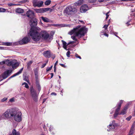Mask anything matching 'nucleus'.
<instances>
[{
  "mask_svg": "<svg viewBox=\"0 0 135 135\" xmlns=\"http://www.w3.org/2000/svg\"><path fill=\"white\" fill-rule=\"evenodd\" d=\"M130 21L131 20L129 21L126 23V24L127 25V26H128L129 25H131L129 23Z\"/></svg>",
  "mask_w": 135,
  "mask_h": 135,
  "instance_id": "3c124183",
  "label": "nucleus"
},
{
  "mask_svg": "<svg viewBox=\"0 0 135 135\" xmlns=\"http://www.w3.org/2000/svg\"><path fill=\"white\" fill-rule=\"evenodd\" d=\"M88 7L87 5L84 4L81 6L80 8V11L82 13H85L88 9Z\"/></svg>",
  "mask_w": 135,
  "mask_h": 135,
  "instance_id": "f8f14e48",
  "label": "nucleus"
},
{
  "mask_svg": "<svg viewBox=\"0 0 135 135\" xmlns=\"http://www.w3.org/2000/svg\"><path fill=\"white\" fill-rule=\"evenodd\" d=\"M30 40V39L27 37H24L20 41L19 43L20 44H25L28 42Z\"/></svg>",
  "mask_w": 135,
  "mask_h": 135,
  "instance_id": "9d476101",
  "label": "nucleus"
},
{
  "mask_svg": "<svg viewBox=\"0 0 135 135\" xmlns=\"http://www.w3.org/2000/svg\"><path fill=\"white\" fill-rule=\"evenodd\" d=\"M40 31V29L39 28H32L28 33L32 39L35 41H38L41 38L49 42L52 39V35L50 36L49 34L46 31Z\"/></svg>",
  "mask_w": 135,
  "mask_h": 135,
  "instance_id": "f257e3e1",
  "label": "nucleus"
},
{
  "mask_svg": "<svg viewBox=\"0 0 135 135\" xmlns=\"http://www.w3.org/2000/svg\"><path fill=\"white\" fill-rule=\"evenodd\" d=\"M7 98L5 97L1 100V101H5L6 100H7Z\"/></svg>",
  "mask_w": 135,
  "mask_h": 135,
  "instance_id": "79ce46f5",
  "label": "nucleus"
},
{
  "mask_svg": "<svg viewBox=\"0 0 135 135\" xmlns=\"http://www.w3.org/2000/svg\"><path fill=\"white\" fill-rule=\"evenodd\" d=\"M6 62V61H2V62L3 64H5Z\"/></svg>",
  "mask_w": 135,
  "mask_h": 135,
  "instance_id": "052dcab7",
  "label": "nucleus"
},
{
  "mask_svg": "<svg viewBox=\"0 0 135 135\" xmlns=\"http://www.w3.org/2000/svg\"><path fill=\"white\" fill-rule=\"evenodd\" d=\"M14 98L13 97L10 99L9 101H14Z\"/></svg>",
  "mask_w": 135,
  "mask_h": 135,
  "instance_id": "de8ad7c7",
  "label": "nucleus"
},
{
  "mask_svg": "<svg viewBox=\"0 0 135 135\" xmlns=\"http://www.w3.org/2000/svg\"><path fill=\"white\" fill-rule=\"evenodd\" d=\"M36 84L37 88L39 92L41 90V86L39 82H36Z\"/></svg>",
  "mask_w": 135,
  "mask_h": 135,
  "instance_id": "f3484780",
  "label": "nucleus"
},
{
  "mask_svg": "<svg viewBox=\"0 0 135 135\" xmlns=\"http://www.w3.org/2000/svg\"><path fill=\"white\" fill-rule=\"evenodd\" d=\"M76 8L73 6H69L66 8L64 11V13L66 15H70L76 13Z\"/></svg>",
  "mask_w": 135,
  "mask_h": 135,
  "instance_id": "20e7f679",
  "label": "nucleus"
},
{
  "mask_svg": "<svg viewBox=\"0 0 135 135\" xmlns=\"http://www.w3.org/2000/svg\"><path fill=\"white\" fill-rule=\"evenodd\" d=\"M15 108L7 109L3 114V117L7 119H10L13 117L14 114L16 113Z\"/></svg>",
  "mask_w": 135,
  "mask_h": 135,
  "instance_id": "7ed1b4c3",
  "label": "nucleus"
},
{
  "mask_svg": "<svg viewBox=\"0 0 135 135\" xmlns=\"http://www.w3.org/2000/svg\"><path fill=\"white\" fill-rule=\"evenodd\" d=\"M79 21L80 22L82 23H83V24L84 23V22L83 21H80V20H79Z\"/></svg>",
  "mask_w": 135,
  "mask_h": 135,
  "instance_id": "680f3d73",
  "label": "nucleus"
},
{
  "mask_svg": "<svg viewBox=\"0 0 135 135\" xmlns=\"http://www.w3.org/2000/svg\"><path fill=\"white\" fill-rule=\"evenodd\" d=\"M30 92L31 95L33 98L35 100L36 99L38 95L36 90L33 88V87L30 88Z\"/></svg>",
  "mask_w": 135,
  "mask_h": 135,
  "instance_id": "6e6552de",
  "label": "nucleus"
},
{
  "mask_svg": "<svg viewBox=\"0 0 135 135\" xmlns=\"http://www.w3.org/2000/svg\"><path fill=\"white\" fill-rule=\"evenodd\" d=\"M131 104V103L130 102H129L124 107V108L127 110L129 106Z\"/></svg>",
  "mask_w": 135,
  "mask_h": 135,
  "instance_id": "bb28decb",
  "label": "nucleus"
},
{
  "mask_svg": "<svg viewBox=\"0 0 135 135\" xmlns=\"http://www.w3.org/2000/svg\"><path fill=\"white\" fill-rule=\"evenodd\" d=\"M109 25V24H108L107 25H105L103 27L104 28H105V29L106 30L107 28L108 27Z\"/></svg>",
  "mask_w": 135,
  "mask_h": 135,
  "instance_id": "4c0bfd02",
  "label": "nucleus"
},
{
  "mask_svg": "<svg viewBox=\"0 0 135 135\" xmlns=\"http://www.w3.org/2000/svg\"><path fill=\"white\" fill-rule=\"evenodd\" d=\"M18 65L19 64L17 62H15V60H14L12 67V68H14L18 66Z\"/></svg>",
  "mask_w": 135,
  "mask_h": 135,
  "instance_id": "412c9836",
  "label": "nucleus"
},
{
  "mask_svg": "<svg viewBox=\"0 0 135 135\" xmlns=\"http://www.w3.org/2000/svg\"><path fill=\"white\" fill-rule=\"evenodd\" d=\"M52 67V66H51L50 67H48L46 69V71H49L51 70Z\"/></svg>",
  "mask_w": 135,
  "mask_h": 135,
  "instance_id": "72a5a7b5",
  "label": "nucleus"
},
{
  "mask_svg": "<svg viewBox=\"0 0 135 135\" xmlns=\"http://www.w3.org/2000/svg\"><path fill=\"white\" fill-rule=\"evenodd\" d=\"M106 20H107L108 18V17L109 16V15H107V13L106 14Z\"/></svg>",
  "mask_w": 135,
  "mask_h": 135,
  "instance_id": "5fc2aeb1",
  "label": "nucleus"
},
{
  "mask_svg": "<svg viewBox=\"0 0 135 135\" xmlns=\"http://www.w3.org/2000/svg\"><path fill=\"white\" fill-rule=\"evenodd\" d=\"M12 70H8L5 71L2 74V76L3 79H5L7 78L12 73Z\"/></svg>",
  "mask_w": 135,
  "mask_h": 135,
  "instance_id": "1a4fd4ad",
  "label": "nucleus"
},
{
  "mask_svg": "<svg viewBox=\"0 0 135 135\" xmlns=\"http://www.w3.org/2000/svg\"><path fill=\"white\" fill-rule=\"evenodd\" d=\"M53 127H52L51 126H50L49 128L50 131H51L52 130V129H53Z\"/></svg>",
  "mask_w": 135,
  "mask_h": 135,
  "instance_id": "864d4df0",
  "label": "nucleus"
},
{
  "mask_svg": "<svg viewBox=\"0 0 135 135\" xmlns=\"http://www.w3.org/2000/svg\"><path fill=\"white\" fill-rule=\"evenodd\" d=\"M23 69V68H22L17 73L14 74L13 75L11 76L10 78H12L13 77H15V76L18 75L19 74H20L22 72Z\"/></svg>",
  "mask_w": 135,
  "mask_h": 135,
  "instance_id": "2eb2a0df",
  "label": "nucleus"
},
{
  "mask_svg": "<svg viewBox=\"0 0 135 135\" xmlns=\"http://www.w3.org/2000/svg\"><path fill=\"white\" fill-rule=\"evenodd\" d=\"M46 65V63H45V64H43L41 66V68H43L44 67H45V66Z\"/></svg>",
  "mask_w": 135,
  "mask_h": 135,
  "instance_id": "09e8293b",
  "label": "nucleus"
},
{
  "mask_svg": "<svg viewBox=\"0 0 135 135\" xmlns=\"http://www.w3.org/2000/svg\"><path fill=\"white\" fill-rule=\"evenodd\" d=\"M24 80L27 82H29V80L27 79L26 77H25L24 78Z\"/></svg>",
  "mask_w": 135,
  "mask_h": 135,
  "instance_id": "a18cd8bd",
  "label": "nucleus"
},
{
  "mask_svg": "<svg viewBox=\"0 0 135 135\" xmlns=\"http://www.w3.org/2000/svg\"><path fill=\"white\" fill-rule=\"evenodd\" d=\"M127 110L124 108L121 111L119 115H123L125 114L126 113Z\"/></svg>",
  "mask_w": 135,
  "mask_h": 135,
  "instance_id": "393cba45",
  "label": "nucleus"
},
{
  "mask_svg": "<svg viewBox=\"0 0 135 135\" xmlns=\"http://www.w3.org/2000/svg\"><path fill=\"white\" fill-rule=\"evenodd\" d=\"M35 78L36 79V82H38L39 80L37 75L36 74H35Z\"/></svg>",
  "mask_w": 135,
  "mask_h": 135,
  "instance_id": "7c9ffc66",
  "label": "nucleus"
},
{
  "mask_svg": "<svg viewBox=\"0 0 135 135\" xmlns=\"http://www.w3.org/2000/svg\"><path fill=\"white\" fill-rule=\"evenodd\" d=\"M104 35L105 36H106L107 37H108V35L106 33H105L104 34Z\"/></svg>",
  "mask_w": 135,
  "mask_h": 135,
  "instance_id": "bf43d9fd",
  "label": "nucleus"
},
{
  "mask_svg": "<svg viewBox=\"0 0 135 135\" xmlns=\"http://www.w3.org/2000/svg\"><path fill=\"white\" fill-rule=\"evenodd\" d=\"M70 52L69 51H68L66 53V55L67 57H69L70 56Z\"/></svg>",
  "mask_w": 135,
  "mask_h": 135,
  "instance_id": "e433bc0d",
  "label": "nucleus"
},
{
  "mask_svg": "<svg viewBox=\"0 0 135 135\" xmlns=\"http://www.w3.org/2000/svg\"><path fill=\"white\" fill-rule=\"evenodd\" d=\"M132 117L131 116H129V117H127L126 118V119L128 121H129L131 119V118Z\"/></svg>",
  "mask_w": 135,
  "mask_h": 135,
  "instance_id": "a19ab883",
  "label": "nucleus"
},
{
  "mask_svg": "<svg viewBox=\"0 0 135 135\" xmlns=\"http://www.w3.org/2000/svg\"><path fill=\"white\" fill-rule=\"evenodd\" d=\"M13 61L14 60H12L7 59L6 60V62L8 63L7 64V66H11L12 67Z\"/></svg>",
  "mask_w": 135,
  "mask_h": 135,
  "instance_id": "4468645a",
  "label": "nucleus"
},
{
  "mask_svg": "<svg viewBox=\"0 0 135 135\" xmlns=\"http://www.w3.org/2000/svg\"><path fill=\"white\" fill-rule=\"evenodd\" d=\"M6 9L2 8H0V12H4L6 11Z\"/></svg>",
  "mask_w": 135,
  "mask_h": 135,
  "instance_id": "f704fd0d",
  "label": "nucleus"
},
{
  "mask_svg": "<svg viewBox=\"0 0 135 135\" xmlns=\"http://www.w3.org/2000/svg\"><path fill=\"white\" fill-rule=\"evenodd\" d=\"M33 62V61H30L29 62H28L27 63V68L28 69L30 67L31 65V64Z\"/></svg>",
  "mask_w": 135,
  "mask_h": 135,
  "instance_id": "a878e982",
  "label": "nucleus"
},
{
  "mask_svg": "<svg viewBox=\"0 0 135 135\" xmlns=\"http://www.w3.org/2000/svg\"><path fill=\"white\" fill-rule=\"evenodd\" d=\"M51 1L50 0H47L45 2V4L46 5H48L51 3Z\"/></svg>",
  "mask_w": 135,
  "mask_h": 135,
  "instance_id": "cd10ccee",
  "label": "nucleus"
},
{
  "mask_svg": "<svg viewBox=\"0 0 135 135\" xmlns=\"http://www.w3.org/2000/svg\"><path fill=\"white\" fill-rule=\"evenodd\" d=\"M99 2H105L106 1V0H98Z\"/></svg>",
  "mask_w": 135,
  "mask_h": 135,
  "instance_id": "c03bdc74",
  "label": "nucleus"
},
{
  "mask_svg": "<svg viewBox=\"0 0 135 135\" xmlns=\"http://www.w3.org/2000/svg\"><path fill=\"white\" fill-rule=\"evenodd\" d=\"M75 42L74 41H71V42H69V43H68V45H69L70 44H72L73 43H74Z\"/></svg>",
  "mask_w": 135,
  "mask_h": 135,
  "instance_id": "603ef678",
  "label": "nucleus"
},
{
  "mask_svg": "<svg viewBox=\"0 0 135 135\" xmlns=\"http://www.w3.org/2000/svg\"><path fill=\"white\" fill-rule=\"evenodd\" d=\"M34 10L37 13H41L43 12V8L38 9H34Z\"/></svg>",
  "mask_w": 135,
  "mask_h": 135,
  "instance_id": "b1692460",
  "label": "nucleus"
},
{
  "mask_svg": "<svg viewBox=\"0 0 135 135\" xmlns=\"http://www.w3.org/2000/svg\"><path fill=\"white\" fill-rule=\"evenodd\" d=\"M51 95H52L56 96V94L54 92H52L51 94Z\"/></svg>",
  "mask_w": 135,
  "mask_h": 135,
  "instance_id": "49530a36",
  "label": "nucleus"
},
{
  "mask_svg": "<svg viewBox=\"0 0 135 135\" xmlns=\"http://www.w3.org/2000/svg\"><path fill=\"white\" fill-rule=\"evenodd\" d=\"M41 18L43 21L45 22H50L49 20L46 17H42Z\"/></svg>",
  "mask_w": 135,
  "mask_h": 135,
  "instance_id": "5701e85b",
  "label": "nucleus"
},
{
  "mask_svg": "<svg viewBox=\"0 0 135 135\" xmlns=\"http://www.w3.org/2000/svg\"><path fill=\"white\" fill-rule=\"evenodd\" d=\"M96 1V0H89V2L91 3H94Z\"/></svg>",
  "mask_w": 135,
  "mask_h": 135,
  "instance_id": "58836bf2",
  "label": "nucleus"
},
{
  "mask_svg": "<svg viewBox=\"0 0 135 135\" xmlns=\"http://www.w3.org/2000/svg\"><path fill=\"white\" fill-rule=\"evenodd\" d=\"M75 56L76 57L79 58L80 59H81V57L78 56V55L76 54H75Z\"/></svg>",
  "mask_w": 135,
  "mask_h": 135,
  "instance_id": "37998d69",
  "label": "nucleus"
},
{
  "mask_svg": "<svg viewBox=\"0 0 135 135\" xmlns=\"http://www.w3.org/2000/svg\"><path fill=\"white\" fill-rule=\"evenodd\" d=\"M50 74L51 75V78H52L53 77V76H54V74L52 73H51Z\"/></svg>",
  "mask_w": 135,
  "mask_h": 135,
  "instance_id": "4d7b16f0",
  "label": "nucleus"
},
{
  "mask_svg": "<svg viewBox=\"0 0 135 135\" xmlns=\"http://www.w3.org/2000/svg\"><path fill=\"white\" fill-rule=\"evenodd\" d=\"M19 3L21 4H23L25 3V1L24 0L19 2Z\"/></svg>",
  "mask_w": 135,
  "mask_h": 135,
  "instance_id": "8fccbe9b",
  "label": "nucleus"
},
{
  "mask_svg": "<svg viewBox=\"0 0 135 135\" xmlns=\"http://www.w3.org/2000/svg\"><path fill=\"white\" fill-rule=\"evenodd\" d=\"M11 45V43L10 42H6L5 43V45L6 46H10Z\"/></svg>",
  "mask_w": 135,
  "mask_h": 135,
  "instance_id": "ea45409f",
  "label": "nucleus"
},
{
  "mask_svg": "<svg viewBox=\"0 0 135 135\" xmlns=\"http://www.w3.org/2000/svg\"><path fill=\"white\" fill-rule=\"evenodd\" d=\"M15 111L16 113H15L13 116L14 119L17 122H20L21 120L22 113L20 111L18 110V108H15Z\"/></svg>",
  "mask_w": 135,
  "mask_h": 135,
  "instance_id": "39448f33",
  "label": "nucleus"
},
{
  "mask_svg": "<svg viewBox=\"0 0 135 135\" xmlns=\"http://www.w3.org/2000/svg\"><path fill=\"white\" fill-rule=\"evenodd\" d=\"M108 129H107V131H109L111 129H113L115 128V126L113 124H110L109 126H108Z\"/></svg>",
  "mask_w": 135,
  "mask_h": 135,
  "instance_id": "a211bd4d",
  "label": "nucleus"
},
{
  "mask_svg": "<svg viewBox=\"0 0 135 135\" xmlns=\"http://www.w3.org/2000/svg\"><path fill=\"white\" fill-rule=\"evenodd\" d=\"M119 112H117L116 111L114 113V118H115L116 117L117 115L119 114Z\"/></svg>",
  "mask_w": 135,
  "mask_h": 135,
  "instance_id": "c756f323",
  "label": "nucleus"
},
{
  "mask_svg": "<svg viewBox=\"0 0 135 135\" xmlns=\"http://www.w3.org/2000/svg\"><path fill=\"white\" fill-rule=\"evenodd\" d=\"M50 8H43V12L48 11Z\"/></svg>",
  "mask_w": 135,
  "mask_h": 135,
  "instance_id": "473e14b6",
  "label": "nucleus"
},
{
  "mask_svg": "<svg viewBox=\"0 0 135 135\" xmlns=\"http://www.w3.org/2000/svg\"><path fill=\"white\" fill-rule=\"evenodd\" d=\"M33 5L35 7H40L42 6L43 4V2L42 1H38L37 0H33Z\"/></svg>",
  "mask_w": 135,
  "mask_h": 135,
  "instance_id": "0eeeda50",
  "label": "nucleus"
},
{
  "mask_svg": "<svg viewBox=\"0 0 135 135\" xmlns=\"http://www.w3.org/2000/svg\"><path fill=\"white\" fill-rule=\"evenodd\" d=\"M135 126V121L133 123V125L132 126V127L133 128Z\"/></svg>",
  "mask_w": 135,
  "mask_h": 135,
  "instance_id": "6e6d98bb",
  "label": "nucleus"
},
{
  "mask_svg": "<svg viewBox=\"0 0 135 135\" xmlns=\"http://www.w3.org/2000/svg\"><path fill=\"white\" fill-rule=\"evenodd\" d=\"M25 85V87L27 88H28L29 87V86L28 85V84H27V83H23L22 84V85Z\"/></svg>",
  "mask_w": 135,
  "mask_h": 135,
  "instance_id": "2f4dec72",
  "label": "nucleus"
},
{
  "mask_svg": "<svg viewBox=\"0 0 135 135\" xmlns=\"http://www.w3.org/2000/svg\"><path fill=\"white\" fill-rule=\"evenodd\" d=\"M12 135H20V133L19 132L16 131V129H13L12 131Z\"/></svg>",
  "mask_w": 135,
  "mask_h": 135,
  "instance_id": "6ab92c4d",
  "label": "nucleus"
},
{
  "mask_svg": "<svg viewBox=\"0 0 135 135\" xmlns=\"http://www.w3.org/2000/svg\"><path fill=\"white\" fill-rule=\"evenodd\" d=\"M62 42L63 46H67L68 45V44H67L66 43L65 41L63 40H62Z\"/></svg>",
  "mask_w": 135,
  "mask_h": 135,
  "instance_id": "c9c22d12",
  "label": "nucleus"
},
{
  "mask_svg": "<svg viewBox=\"0 0 135 135\" xmlns=\"http://www.w3.org/2000/svg\"><path fill=\"white\" fill-rule=\"evenodd\" d=\"M135 11V8H134V10H132V12H134Z\"/></svg>",
  "mask_w": 135,
  "mask_h": 135,
  "instance_id": "338daca9",
  "label": "nucleus"
},
{
  "mask_svg": "<svg viewBox=\"0 0 135 135\" xmlns=\"http://www.w3.org/2000/svg\"><path fill=\"white\" fill-rule=\"evenodd\" d=\"M122 104L121 103H119L117 105V108L116 109L115 111L119 112V111L120 107H121V105Z\"/></svg>",
  "mask_w": 135,
  "mask_h": 135,
  "instance_id": "aec40b11",
  "label": "nucleus"
},
{
  "mask_svg": "<svg viewBox=\"0 0 135 135\" xmlns=\"http://www.w3.org/2000/svg\"><path fill=\"white\" fill-rule=\"evenodd\" d=\"M63 46V47H64V48L66 49V50H67V47H66V46Z\"/></svg>",
  "mask_w": 135,
  "mask_h": 135,
  "instance_id": "13d9d810",
  "label": "nucleus"
},
{
  "mask_svg": "<svg viewBox=\"0 0 135 135\" xmlns=\"http://www.w3.org/2000/svg\"><path fill=\"white\" fill-rule=\"evenodd\" d=\"M80 27V25L78 26L69 32V33L71 35L73 34V35L71 37L73 40L77 41L78 39L76 38V37L78 39H80L84 36L86 33L85 28L84 27Z\"/></svg>",
  "mask_w": 135,
  "mask_h": 135,
  "instance_id": "f03ea898",
  "label": "nucleus"
},
{
  "mask_svg": "<svg viewBox=\"0 0 135 135\" xmlns=\"http://www.w3.org/2000/svg\"><path fill=\"white\" fill-rule=\"evenodd\" d=\"M43 55L46 57L49 58L51 56V53L50 51L47 50L43 52Z\"/></svg>",
  "mask_w": 135,
  "mask_h": 135,
  "instance_id": "ddd939ff",
  "label": "nucleus"
},
{
  "mask_svg": "<svg viewBox=\"0 0 135 135\" xmlns=\"http://www.w3.org/2000/svg\"><path fill=\"white\" fill-rule=\"evenodd\" d=\"M54 69H56V66L54 65Z\"/></svg>",
  "mask_w": 135,
  "mask_h": 135,
  "instance_id": "69168bd1",
  "label": "nucleus"
},
{
  "mask_svg": "<svg viewBox=\"0 0 135 135\" xmlns=\"http://www.w3.org/2000/svg\"><path fill=\"white\" fill-rule=\"evenodd\" d=\"M60 65L61 66H62L63 67L64 66V65L62 64H60Z\"/></svg>",
  "mask_w": 135,
  "mask_h": 135,
  "instance_id": "0e129e2a",
  "label": "nucleus"
},
{
  "mask_svg": "<svg viewBox=\"0 0 135 135\" xmlns=\"http://www.w3.org/2000/svg\"><path fill=\"white\" fill-rule=\"evenodd\" d=\"M16 12L17 13H21L23 12L24 10L23 9L20 8H17L16 9Z\"/></svg>",
  "mask_w": 135,
  "mask_h": 135,
  "instance_id": "dca6fc26",
  "label": "nucleus"
},
{
  "mask_svg": "<svg viewBox=\"0 0 135 135\" xmlns=\"http://www.w3.org/2000/svg\"><path fill=\"white\" fill-rule=\"evenodd\" d=\"M37 19L35 17L32 18L30 19V20L29 24L31 27V28L30 30V31H31V29L32 28H34L37 25Z\"/></svg>",
  "mask_w": 135,
  "mask_h": 135,
  "instance_id": "423d86ee",
  "label": "nucleus"
},
{
  "mask_svg": "<svg viewBox=\"0 0 135 135\" xmlns=\"http://www.w3.org/2000/svg\"><path fill=\"white\" fill-rule=\"evenodd\" d=\"M58 63V61H57L54 64V65L56 66Z\"/></svg>",
  "mask_w": 135,
  "mask_h": 135,
  "instance_id": "e2e57ef3",
  "label": "nucleus"
},
{
  "mask_svg": "<svg viewBox=\"0 0 135 135\" xmlns=\"http://www.w3.org/2000/svg\"><path fill=\"white\" fill-rule=\"evenodd\" d=\"M83 0H79L77 2L75 3V5L78 6L81 4L83 3Z\"/></svg>",
  "mask_w": 135,
  "mask_h": 135,
  "instance_id": "4be33fe9",
  "label": "nucleus"
},
{
  "mask_svg": "<svg viewBox=\"0 0 135 135\" xmlns=\"http://www.w3.org/2000/svg\"><path fill=\"white\" fill-rule=\"evenodd\" d=\"M132 133H131V132H130L129 135H132Z\"/></svg>",
  "mask_w": 135,
  "mask_h": 135,
  "instance_id": "774afa93",
  "label": "nucleus"
},
{
  "mask_svg": "<svg viewBox=\"0 0 135 135\" xmlns=\"http://www.w3.org/2000/svg\"><path fill=\"white\" fill-rule=\"evenodd\" d=\"M27 16L30 18L34 17V13L31 10L29 9L26 13Z\"/></svg>",
  "mask_w": 135,
  "mask_h": 135,
  "instance_id": "9b49d317",
  "label": "nucleus"
},
{
  "mask_svg": "<svg viewBox=\"0 0 135 135\" xmlns=\"http://www.w3.org/2000/svg\"><path fill=\"white\" fill-rule=\"evenodd\" d=\"M9 6H16V5H20V4H16L13 3H10L7 4Z\"/></svg>",
  "mask_w": 135,
  "mask_h": 135,
  "instance_id": "c85d7f7f",
  "label": "nucleus"
}]
</instances>
